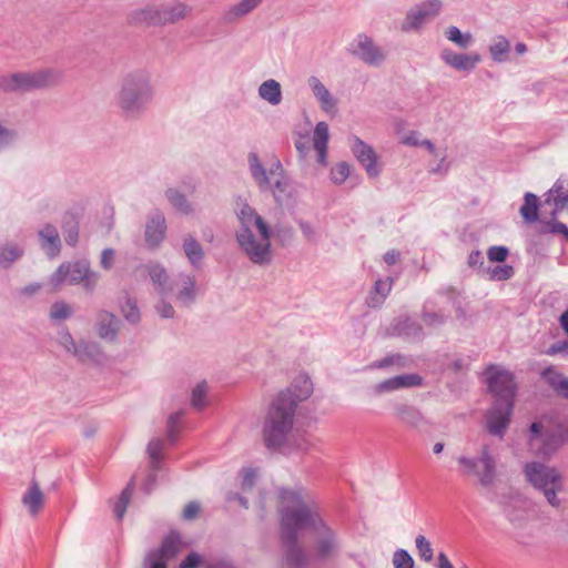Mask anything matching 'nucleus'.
<instances>
[{
    "mask_svg": "<svg viewBox=\"0 0 568 568\" xmlns=\"http://www.w3.org/2000/svg\"><path fill=\"white\" fill-rule=\"evenodd\" d=\"M280 538L287 568H305L311 558L329 561L341 552L337 531L327 525L315 501L302 489L280 490Z\"/></svg>",
    "mask_w": 568,
    "mask_h": 568,
    "instance_id": "obj_1",
    "label": "nucleus"
},
{
    "mask_svg": "<svg viewBox=\"0 0 568 568\" xmlns=\"http://www.w3.org/2000/svg\"><path fill=\"white\" fill-rule=\"evenodd\" d=\"M240 227L236 230V242L245 256L256 265H268L272 262V231L264 219L248 204L244 203L236 211Z\"/></svg>",
    "mask_w": 568,
    "mask_h": 568,
    "instance_id": "obj_2",
    "label": "nucleus"
},
{
    "mask_svg": "<svg viewBox=\"0 0 568 568\" xmlns=\"http://www.w3.org/2000/svg\"><path fill=\"white\" fill-rule=\"evenodd\" d=\"M486 375L489 390L495 397L494 406L485 415L486 429L494 436L503 437L514 408L516 395L514 375L496 365H490Z\"/></svg>",
    "mask_w": 568,
    "mask_h": 568,
    "instance_id": "obj_3",
    "label": "nucleus"
},
{
    "mask_svg": "<svg viewBox=\"0 0 568 568\" xmlns=\"http://www.w3.org/2000/svg\"><path fill=\"white\" fill-rule=\"evenodd\" d=\"M295 402L286 393H280L272 402L263 426V440L268 449L284 446L295 417Z\"/></svg>",
    "mask_w": 568,
    "mask_h": 568,
    "instance_id": "obj_4",
    "label": "nucleus"
},
{
    "mask_svg": "<svg viewBox=\"0 0 568 568\" xmlns=\"http://www.w3.org/2000/svg\"><path fill=\"white\" fill-rule=\"evenodd\" d=\"M153 98L149 78L142 72L128 74L122 82L119 93V106L125 118L141 115Z\"/></svg>",
    "mask_w": 568,
    "mask_h": 568,
    "instance_id": "obj_5",
    "label": "nucleus"
},
{
    "mask_svg": "<svg viewBox=\"0 0 568 568\" xmlns=\"http://www.w3.org/2000/svg\"><path fill=\"white\" fill-rule=\"evenodd\" d=\"M250 171L262 190H271L275 200L282 202L292 194L290 181L284 176L283 168L280 161H275L270 170H265L258 155L254 152L248 154Z\"/></svg>",
    "mask_w": 568,
    "mask_h": 568,
    "instance_id": "obj_6",
    "label": "nucleus"
},
{
    "mask_svg": "<svg viewBox=\"0 0 568 568\" xmlns=\"http://www.w3.org/2000/svg\"><path fill=\"white\" fill-rule=\"evenodd\" d=\"M462 476L475 478L481 488H490L497 478V462L489 446L481 447L479 456H459L457 458Z\"/></svg>",
    "mask_w": 568,
    "mask_h": 568,
    "instance_id": "obj_7",
    "label": "nucleus"
},
{
    "mask_svg": "<svg viewBox=\"0 0 568 568\" xmlns=\"http://www.w3.org/2000/svg\"><path fill=\"white\" fill-rule=\"evenodd\" d=\"M524 473L527 480L544 494L552 507L560 506L557 494L562 489V477L556 468L542 463L531 462L525 465Z\"/></svg>",
    "mask_w": 568,
    "mask_h": 568,
    "instance_id": "obj_8",
    "label": "nucleus"
},
{
    "mask_svg": "<svg viewBox=\"0 0 568 568\" xmlns=\"http://www.w3.org/2000/svg\"><path fill=\"white\" fill-rule=\"evenodd\" d=\"M99 274L90 270V262L85 258L75 260L74 262L61 263L50 277L53 286H60L64 282L71 285L83 283L87 291L94 290Z\"/></svg>",
    "mask_w": 568,
    "mask_h": 568,
    "instance_id": "obj_9",
    "label": "nucleus"
},
{
    "mask_svg": "<svg viewBox=\"0 0 568 568\" xmlns=\"http://www.w3.org/2000/svg\"><path fill=\"white\" fill-rule=\"evenodd\" d=\"M55 81V73L45 69L37 72H16L0 77V90L3 92H29L49 87Z\"/></svg>",
    "mask_w": 568,
    "mask_h": 568,
    "instance_id": "obj_10",
    "label": "nucleus"
},
{
    "mask_svg": "<svg viewBox=\"0 0 568 568\" xmlns=\"http://www.w3.org/2000/svg\"><path fill=\"white\" fill-rule=\"evenodd\" d=\"M146 456L149 458V474L142 486L143 491L149 495L156 484V478L166 469V444L163 438H152L146 446Z\"/></svg>",
    "mask_w": 568,
    "mask_h": 568,
    "instance_id": "obj_11",
    "label": "nucleus"
},
{
    "mask_svg": "<svg viewBox=\"0 0 568 568\" xmlns=\"http://www.w3.org/2000/svg\"><path fill=\"white\" fill-rule=\"evenodd\" d=\"M178 19V4L172 6H146L130 12L128 21L130 24L162 26L175 22Z\"/></svg>",
    "mask_w": 568,
    "mask_h": 568,
    "instance_id": "obj_12",
    "label": "nucleus"
},
{
    "mask_svg": "<svg viewBox=\"0 0 568 568\" xmlns=\"http://www.w3.org/2000/svg\"><path fill=\"white\" fill-rule=\"evenodd\" d=\"M178 556V529H171L158 548L146 552L144 568H168L169 560Z\"/></svg>",
    "mask_w": 568,
    "mask_h": 568,
    "instance_id": "obj_13",
    "label": "nucleus"
},
{
    "mask_svg": "<svg viewBox=\"0 0 568 568\" xmlns=\"http://www.w3.org/2000/svg\"><path fill=\"white\" fill-rule=\"evenodd\" d=\"M166 220L164 213L155 207L146 216L144 240L149 250L158 248L166 235Z\"/></svg>",
    "mask_w": 568,
    "mask_h": 568,
    "instance_id": "obj_14",
    "label": "nucleus"
},
{
    "mask_svg": "<svg viewBox=\"0 0 568 568\" xmlns=\"http://www.w3.org/2000/svg\"><path fill=\"white\" fill-rule=\"evenodd\" d=\"M352 53L368 65H378L386 58L384 51L375 44L373 39L363 33L357 36Z\"/></svg>",
    "mask_w": 568,
    "mask_h": 568,
    "instance_id": "obj_15",
    "label": "nucleus"
},
{
    "mask_svg": "<svg viewBox=\"0 0 568 568\" xmlns=\"http://www.w3.org/2000/svg\"><path fill=\"white\" fill-rule=\"evenodd\" d=\"M442 9L440 0H427L408 11L402 30L409 31L419 28L426 20L436 17Z\"/></svg>",
    "mask_w": 568,
    "mask_h": 568,
    "instance_id": "obj_16",
    "label": "nucleus"
},
{
    "mask_svg": "<svg viewBox=\"0 0 568 568\" xmlns=\"http://www.w3.org/2000/svg\"><path fill=\"white\" fill-rule=\"evenodd\" d=\"M352 152L357 161L364 166L371 178H376L381 173L378 158L375 150L357 136L353 138Z\"/></svg>",
    "mask_w": 568,
    "mask_h": 568,
    "instance_id": "obj_17",
    "label": "nucleus"
},
{
    "mask_svg": "<svg viewBox=\"0 0 568 568\" xmlns=\"http://www.w3.org/2000/svg\"><path fill=\"white\" fill-rule=\"evenodd\" d=\"M81 363H93L97 365L105 361V354L97 342L80 339L72 353Z\"/></svg>",
    "mask_w": 568,
    "mask_h": 568,
    "instance_id": "obj_18",
    "label": "nucleus"
},
{
    "mask_svg": "<svg viewBox=\"0 0 568 568\" xmlns=\"http://www.w3.org/2000/svg\"><path fill=\"white\" fill-rule=\"evenodd\" d=\"M40 246L49 258H54L60 254L62 244L57 227L47 223L39 231Z\"/></svg>",
    "mask_w": 568,
    "mask_h": 568,
    "instance_id": "obj_19",
    "label": "nucleus"
},
{
    "mask_svg": "<svg viewBox=\"0 0 568 568\" xmlns=\"http://www.w3.org/2000/svg\"><path fill=\"white\" fill-rule=\"evenodd\" d=\"M423 378L417 374H405L385 379L375 386L377 394L393 392L399 388L420 386Z\"/></svg>",
    "mask_w": 568,
    "mask_h": 568,
    "instance_id": "obj_20",
    "label": "nucleus"
},
{
    "mask_svg": "<svg viewBox=\"0 0 568 568\" xmlns=\"http://www.w3.org/2000/svg\"><path fill=\"white\" fill-rule=\"evenodd\" d=\"M440 57L448 65L458 71H470L480 61L478 54L456 53L449 49L443 50Z\"/></svg>",
    "mask_w": 568,
    "mask_h": 568,
    "instance_id": "obj_21",
    "label": "nucleus"
},
{
    "mask_svg": "<svg viewBox=\"0 0 568 568\" xmlns=\"http://www.w3.org/2000/svg\"><path fill=\"white\" fill-rule=\"evenodd\" d=\"M394 415L399 423L418 428L425 424L422 412L413 405L398 403L394 405Z\"/></svg>",
    "mask_w": 568,
    "mask_h": 568,
    "instance_id": "obj_22",
    "label": "nucleus"
},
{
    "mask_svg": "<svg viewBox=\"0 0 568 568\" xmlns=\"http://www.w3.org/2000/svg\"><path fill=\"white\" fill-rule=\"evenodd\" d=\"M282 393H286L295 402V409L298 406V403L307 399L313 393V384L307 376H298L295 378L291 387L283 390Z\"/></svg>",
    "mask_w": 568,
    "mask_h": 568,
    "instance_id": "obj_23",
    "label": "nucleus"
},
{
    "mask_svg": "<svg viewBox=\"0 0 568 568\" xmlns=\"http://www.w3.org/2000/svg\"><path fill=\"white\" fill-rule=\"evenodd\" d=\"M118 317L108 312L101 311L98 315V335L103 339L114 341L118 336Z\"/></svg>",
    "mask_w": 568,
    "mask_h": 568,
    "instance_id": "obj_24",
    "label": "nucleus"
},
{
    "mask_svg": "<svg viewBox=\"0 0 568 568\" xmlns=\"http://www.w3.org/2000/svg\"><path fill=\"white\" fill-rule=\"evenodd\" d=\"M308 85L312 89L313 94L320 101L321 106L324 111L329 112L336 105V100L327 90V88L316 77L308 79Z\"/></svg>",
    "mask_w": 568,
    "mask_h": 568,
    "instance_id": "obj_25",
    "label": "nucleus"
},
{
    "mask_svg": "<svg viewBox=\"0 0 568 568\" xmlns=\"http://www.w3.org/2000/svg\"><path fill=\"white\" fill-rule=\"evenodd\" d=\"M397 335L408 339H420L423 337V326L410 317H400L394 326Z\"/></svg>",
    "mask_w": 568,
    "mask_h": 568,
    "instance_id": "obj_26",
    "label": "nucleus"
},
{
    "mask_svg": "<svg viewBox=\"0 0 568 568\" xmlns=\"http://www.w3.org/2000/svg\"><path fill=\"white\" fill-rule=\"evenodd\" d=\"M183 252L194 268H200L204 258L201 243L193 236H186L182 244Z\"/></svg>",
    "mask_w": 568,
    "mask_h": 568,
    "instance_id": "obj_27",
    "label": "nucleus"
},
{
    "mask_svg": "<svg viewBox=\"0 0 568 568\" xmlns=\"http://www.w3.org/2000/svg\"><path fill=\"white\" fill-rule=\"evenodd\" d=\"M62 233L65 243L74 247L79 242V220L74 213L67 212L62 220Z\"/></svg>",
    "mask_w": 568,
    "mask_h": 568,
    "instance_id": "obj_28",
    "label": "nucleus"
},
{
    "mask_svg": "<svg viewBox=\"0 0 568 568\" xmlns=\"http://www.w3.org/2000/svg\"><path fill=\"white\" fill-rule=\"evenodd\" d=\"M539 199L534 193L527 192L524 195V204L519 213L526 223H534L538 221Z\"/></svg>",
    "mask_w": 568,
    "mask_h": 568,
    "instance_id": "obj_29",
    "label": "nucleus"
},
{
    "mask_svg": "<svg viewBox=\"0 0 568 568\" xmlns=\"http://www.w3.org/2000/svg\"><path fill=\"white\" fill-rule=\"evenodd\" d=\"M393 280L387 278L386 281L377 280L373 286L372 292L369 293V297L367 300V304L371 307H377L387 297L392 290Z\"/></svg>",
    "mask_w": 568,
    "mask_h": 568,
    "instance_id": "obj_30",
    "label": "nucleus"
},
{
    "mask_svg": "<svg viewBox=\"0 0 568 568\" xmlns=\"http://www.w3.org/2000/svg\"><path fill=\"white\" fill-rule=\"evenodd\" d=\"M260 97L272 105H277L282 101L281 84L273 79L264 81L258 88Z\"/></svg>",
    "mask_w": 568,
    "mask_h": 568,
    "instance_id": "obj_31",
    "label": "nucleus"
},
{
    "mask_svg": "<svg viewBox=\"0 0 568 568\" xmlns=\"http://www.w3.org/2000/svg\"><path fill=\"white\" fill-rule=\"evenodd\" d=\"M314 149L318 153V162L325 163L326 149L328 142V125L325 122H318L314 130Z\"/></svg>",
    "mask_w": 568,
    "mask_h": 568,
    "instance_id": "obj_32",
    "label": "nucleus"
},
{
    "mask_svg": "<svg viewBox=\"0 0 568 568\" xmlns=\"http://www.w3.org/2000/svg\"><path fill=\"white\" fill-rule=\"evenodd\" d=\"M263 0H241L239 3L232 6L224 16V19L227 22H232L236 19H240L250 12H252L255 8H257Z\"/></svg>",
    "mask_w": 568,
    "mask_h": 568,
    "instance_id": "obj_33",
    "label": "nucleus"
},
{
    "mask_svg": "<svg viewBox=\"0 0 568 568\" xmlns=\"http://www.w3.org/2000/svg\"><path fill=\"white\" fill-rule=\"evenodd\" d=\"M551 201L559 203H568V181L558 179L552 187L546 193L545 204H550Z\"/></svg>",
    "mask_w": 568,
    "mask_h": 568,
    "instance_id": "obj_34",
    "label": "nucleus"
},
{
    "mask_svg": "<svg viewBox=\"0 0 568 568\" xmlns=\"http://www.w3.org/2000/svg\"><path fill=\"white\" fill-rule=\"evenodd\" d=\"M196 285L194 276H185L180 285V305L190 306L196 296Z\"/></svg>",
    "mask_w": 568,
    "mask_h": 568,
    "instance_id": "obj_35",
    "label": "nucleus"
},
{
    "mask_svg": "<svg viewBox=\"0 0 568 568\" xmlns=\"http://www.w3.org/2000/svg\"><path fill=\"white\" fill-rule=\"evenodd\" d=\"M284 446L291 450L307 453L314 446V439L306 433L297 434L292 437L287 436Z\"/></svg>",
    "mask_w": 568,
    "mask_h": 568,
    "instance_id": "obj_36",
    "label": "nucleus"
},
{
    "mask_svg": "<svg viewBox=\"0 0 568 568\" xmlns=\"http://www.w3.org/2000/svg\"><path fill=\"white\" fill-rule=\"evenodd\" d=\"M134 488L133 479H131L128 485L122 489L118 500L113 506V513L118 520H122L123 516L126 511L128 505L132 498Z\"/></svg>",
    "mask_w": 568,
    "mask_h": 568,
    "instance_id": "obj_37",
    "label": "nucleus"
},
{
    "mask_svg": "<svg viewBox=\"0 0 568 568\" xmlns=\"http://www.w3.org/2000/svg\"><path fill=\"white\" fill-rule=\"evenodd\" d=\"M148 273L152 283L156 285L158 292L164 295L169 280L166 270L160 264H151L148 266Z\"/></svg>",
    "mask_w": 568,
    "mask_h": 568,
    "instance_id": "obj_38",
    "label": "nucleus"
},
{
    "mask_svg": "<svg viewBox=\"0 0 568 568\" xmlns=\"http://www.w3.org/2000/svg\"><path fill=\"white\" fill-rule=\"evenodd\" d=\"M22 501L32 514H36L43 503V494L37 483H32L23 495Z\"/></svg>",
    "mask_w": 568,
    "mask_h": 568,
    "instance_id": "obj_39",
    "label": "nucleus"
},
{
    "mask_svg": "<svg viewBox=\"0 0 568 568\" xmlns=\"http://www.w3.org/2000/svg\"><path fill=\"white\" fill-rule=\"evenodd\" d=\"M207 404V384L203 381L192 389L191 406L196 410H202Z\"/></svg>",
    "mask_w": 568,
    "mask_h": 568,
    "instance_id": "obj_40",
    "label": "nucleus"
},
{
    "mask_svg": "<svg viewBox=\"0 0 568 568\" xmlns=\"http://www.w3.org/2000/svg\"><path fill=\"white\" fill-rule=\"evenodd\" d=\"M509 49V41L504 36H498L490 45L489 51L494 61L503 62L506 60V53Z\"/></svg>",
    "mask_w": 568,
    "mask_h": 568,
    "instance_id": "obj_41",
    "label": "nucleus"
},
{
    "mask_svg": "<svg viewBox=\"0 0 568 568\" xmlns=\"http://www.w3.org/2000/svg\"><path fill=\"white\" fill-rule=\"evenodd\" d=\"M121 311L124 318L131 323L136 324L141 320L140 311L134 298L128 297L121 305Z\"/></svg>",
    "mask_w": 568,
    "mask_h": 568,
    "instance_id": "obj_42",
    "label": "nucleus"
},
{
    "mask_svg": "<svg viewBox=\"0 0 568 568\" xmlns=\"http://www.w3.org/2000/svg\"><path fill=\"white\" fill-rule=\"evenodd\" d=\"M446 37L463 49L467 48L471 42L470 33L463 34L457 27H449L446 31Z\"/></svg>",
    "mask_w": 568,
    "mask_h": 568,
    "instance_id": "obj_43",
    "label": "nucleus"
},
{
    "mask_svg": "<svg viewBox=\"0 0 568 568\" xmlns=\"http://www.w3.org/2000/svg\"><path fill=\"white\" fill-rule=\"evenodd\" d=\"M351 166L346 162H339L331 170V179L335 184H342L349 176Z\"/></svg>",
    "mask_w": 568,
    "mask_h": 568,
    "instance_id": "obj_44",
    "label": "nucleus"
},
{
    "mask_svg": "<svg viewBox=\"0 0 568 568\" xmlns=\"http://www.w3.org/2000/svg\"><path fill=\"white\" fill-rule=\"evenodd\" d=\"M415 544L419 557L425 561H430L434 557V551L430 542L426 539V537L423 535H418L415 539Z\"/></svg>",
    "mask_w": 568,
    "mask_h": 568,
    "instance_id": "obj_45",
    "label": "nucleus"
},
{
    "mask_svg": "<svg viewBox=\"0 0 568 568\" xmlns=\"http://www.w3.org/2000/svg\"><path fill=\"white\" fill-rule=\"evenodd\" d=\"M447 316L442 312H429L423 310L422 320L426 326L435 327L440 326L446 322Z\"/></svg>",
    "mask_w": 568,
    "mask_h": 568,
    "instance_id": "obj_46",
    "label": "nucleus"
},
{
    "mask_svg": "<svg viewBox=\"0 0 568 568\" xmlns=\"http://www.w3.org/2000/svg\"><path fill=\"white\" fill-rule=\"evenodd\" d=\"M393 565L395 568H414V559L404 549H398L394 552Z\"/></svg>",
    "mask_w": 568,
    "mask_h": 568,
    "instance_id": "obj_47",
    "label": "nucleus"
},
{
    "mask_svg": "<svg viewBox=\"0 0 568 568\" xmlns=\"http://www.w3.org/2000/svg\"><path fill=\"white\" fill-rule=\"evenodd\" d=\"M71 315V308L64 302H54L50 307V318L65 320Z\"/></svg>",
    "mask_w": 568,
    "mask_h": 568,
    "instance_id": "obj_48",
    "label": "nucleus"
},
{
    "mask_svg": "<svg viewBox=\"0 0 568 568\" xmlns=\"http://www.w3.org/2000/svg\"><path fill=\"white\" fill-rule=\"evenodd\" d=\"M545 230L541 233L561 234L568 241V227L559 221H547L544 223Z\"/></svg>",
    "mask_w": 568,
    "mask_h": 568,
    "instance_id": "obj_49",
    "label": "nucleus"
},
{
    "mask_svg": "<svg viewBox=\"0 0 568 568\" xmlns=\"http://www.w3.org/2000/svg\"><path fill=\"white\" fill-rule=\"evenodd\" d=\"M490 280L494 281H506L514 275V267L510 265L495 266L490 273Z\"/></svg>",
    "mask_w": 568,
    "mask_h": 568,
    "instance_id": "obj_50",
    "label": "nucleus"
},
{
    "mask_svg": "<svg viewBox=\"0 0 568 568\" xmlns=\"http://www.w3.org/2000/svg\"><path fill=\"white\" fill-rule=\"evenodd\" d=\"M509 254L506 246H491L487 251V256L490 262H504Z\"/></svg>",
    "mask_w": 568,
    "mask_h": 568,
    "instance_id": "obj_51",
    "label": "nucleus"
},
{
    "mask_svg": "<svg viewBox=\"0 0 568 568\" xmlns=\"http://www.w3.org/2000/svg\"><path fill=\"white\" fill-rule=\"evenodd\" d=\"M168 439L175 444L178 442V412H172L168 418Z\"/></svg>",
    "mask_w": 568,
    "mask_h": 568,
    "instance_id": "obj_52",
    "label": "nucleus"
},
{
    "mask_svg": "<svg viewBox=\"0 0 568 568\" xmlns=\"http://www.w3.org/2000/svg\"><path fill=\"white\" fill-rule=\"evenodd\" d=\"M201 513V505L200 503L197 501H190L189 504L185 505L183 511H182V517L185 519V520H193L195 519Z\"/></svg>",
    "mask_w": 568,
    "mask_h": 568,
    "instance_id": "obj_53",
    "label": "nucleus"
},
{
    "mask_svg": "<svg viewBox=\"0 0 568 568\" xmlns=\"http://www.w3.org/2000/svg\"><path fill=\"white\" fill-rule=\"evenodd\" d=\"M507 518L515 526L521 527L527 519V513L525 510L508 509Z\"/></svg>",
    "mask_w": 568,
    "mask_h": 568,
    "instance_id": "obj_54",
    "label": "nucleus"
},
{
    "mask_svg": "<svg viewBox=\"0 0 568 568\" xmlns=\"http://www.w3.org/2000/svg\"><path fill=\"white\" fill-rule=\"evenodd\" d=\"M115 251L111 247L104 248L101 253L100 265L103 270H110L113 265Z\"/></svg>",
    "mask_w": 568,
    "mask_h": 568,
    "instance_id": "obj_55",
    "label": "nucleus"
},
{
    "mask_svg": "<svg viewBox=\"0 0 568 568\" xmlns=\"http://www.w3.org/2000/svg\"><path fill=\"white\" fill-rule=\"evenodd\" d=\"M156 312L160 314L163 318H171L174 315V308L173 306L166 302L163 297L155 306Z\"/></svg>",
    "mask_w": 568,
    "mask_h": 568,
    "instance_id": "obj_56",
    "label": "nucleus"
},
{
    "mask_svg": "<svg viewBox=\"0 0 568 568\" xmlns=\"http://www.w3.org/2000/svg\"><path fill=\"white\" fill-rule=\"evenodd\" d=\"M547 355H568V341H559L550 345V347L546 352Z\"/></svg>",
    "mask_w": 568,
    "mask_h": 568,
    "instance_id": "obj_57",
    "label": "nucleus"
},
{
    "mask_svg": "<svg viewBox=\"0 0 568 568\" xmlns=\"http://www.w3.org/2000/svg\"><path fill=\"white\" fill-rule=\"evenodd\" d=\"M256 479V471L252 468L244 469L242 471V488L251 489Z\"/></svg>",
    "mask_w": 568,
    "mask_h": 568,
    "instance_id": "obj_58",
    "label": "nucleus"
},
{
    "mask_svg": "<svg viewBox=\"0 0 568 568\" xmlns=\"http://www.w3.org/2000/svg\"><path fill=\"white\" fill-rule=\"evenodd\" d=\"M14 132L0 123V150L8 146L14 139Z\"/></svg>",
    "mask_w": 568,
    "mask_h": 568,
    "instance_id": "obj_59",
    "label": "nucleus"
},
{
    "mask_svg": "<svg viewBox=\"0 0 568 568\" xmlns=\"http://www.w3.org/2000/svg\"><path fill=\"white\" fill-rule=\"evenodd\" d=\"M202 562V557L196 552H191L180 562V568H195Z\"/></svg>",
    "mask_w": 568,
    "mask_h": 568,
    "instance_id": "obj_60",
    "label": "nucleus"
},
{
    "mask_svg": "<svg viewBox=\"0 0 568 568\" xmlns=\"http://www.w3.org/2000/svg\"><path fill=\"white\" fill-rule=\"evenodd\" d=\"M468 266L471 268L481 267L484 265V256L479 250L471 251L468 255Z\"/></svg>",
    "mask_w": 568,
    "mask_h": 568,
    "instance_id": "obj_61",
    "label": "nucleus"
},
{
    "mask_svg": "<svg viewBox=\"0 0 568 568\" xmlns=\"http://www.w3.org/2000/svg\"><path fill=\"white\" fill-rule=\"evenodd\" d=\"M21 255V252L16 247L6 248L1 252L0 257L6 261L8 264L18 260Z\"/></svg>",
    "mask_w": 568,
    "mask_h": 568,
    "instance_id": "obj_62",
    "label": "nucleus"
},
{
    "mask_svg": "<svg viewBox=\"0 0 568 568\" xmlns=\"http://www.w3.org/2000/svg\"><path fill=\"white\" fill-rule=\"evenodd\" d=\"M419 133L410 131L406 136L403 138L402 143L409 146H419L420 144Z\"/></svg>",
    "mask_w": 568,
    "mask_h": 568,
    "instance_id": "obj_63",
    "label": "nucleus"
},
{
    "mask_svg": "<svg viewBox=\"0 0 568 568\" xmlns=\"http://www.w3.org/2000/svg\"><path fill=\"white\" fill-rule=\"evenodd\" d=\"M400 253L397 250H389L384 254V261L387 265H394L399 261Z\"/></svg>",
    "mask_w": 568,
    "mask_h": 568,
    "instance_id": "obj_64",
    "label": "nucleus"
}]
</instances>
